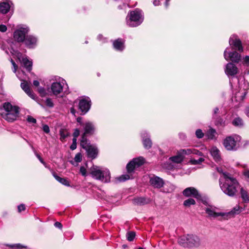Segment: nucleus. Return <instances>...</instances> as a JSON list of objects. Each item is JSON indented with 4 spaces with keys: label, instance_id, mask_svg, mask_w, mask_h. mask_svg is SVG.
I'll use <instances>...</instances> for the list:
<instances>
[{
    "label": "nucleus",
    "instance_id": "69168bd1",
    "mask_svg": "<svg viewBox=\"0 0 249 249\" xmlns=\"http://www.w3.org/2000/svg\"><path fill=\"white\" fill-rule=\"evenodd\" d=\"M71 112L73 114V115H75V112H76V111L74 109V108L72 107L71 108Z\"/></svg>",
    "mask_w": 249,
    "mask_h": 249
},
{
    "label": "nucleus",
    "instance_id": "a18cd8bd",
    "mask_svg": "<svg viewBox=\"0 0 249 249\" xmlns=\"http://www.w3.org/2000/svg\"><path fill=\"white\" fill-rule=\"evenodd\" d=\"M27 121L29 123H33V124H36V120L35 118H34L33 117H32L31 116H29V115L27 116Z\"/></svg>",
    "mask_w": 249,
    "mask_h": 249
},
{
    "label": "nucleus",
    "instance_id": "49530a36",
    "mask_svg": "<svg viewBox=\"0 0 249 249\" xmlns=\"http://www.w3.org/2000/svg\"><path fill=\"white\" fill-rule=\"evenodd\" d=\"M76 141L77 139L75 138H73L72 139V143L71 146V149L72 150L75 149L76 148Z\"/></svg>",
    "mask_w": 249,
    "mask_h": 249
},
{
    "label": "nucleus",
    "instance_id": "72a5a7b5",
    "mask_svg": "<svg viewBox=\"0 0 249 249\" xmlns=\"http://www.w3.org/2000/svg\"><path fill=\"white\" fill-rule=\"evenodd\" d=\"M196 204L195 200L193 198H189L185 200L183 202V205L186 207H189L191 205H194Z\"/></svg>",
    "mask_w": 249,
    "mask_h": 249
},
{
    "label": "nucleus",
    "instance_id": "052dcab7",
    "mask_svg": "<svg viewBox=\"0 0 249 249\" xmlns=\"http://www.w3.org/2000/svg\"><path fill=\"white\" fill-rule=\"evenodd\" d=\"M153 4L155 6H158L160 5V0H155L153 1Z\"/></svg>",
    "mask_w": 249,
    "mask_h": 249
},
{
    "label": "nucleus",
    "instance_id": "a211bd4d",
    "mask_svg": "<svg viewBox=\"0 0 249 249\" xmlns=\"http://www.w3.org/2000/svg\"><path fill=\"white\" fill-rule=\"evenodd\" d=\"M84 132L82 135V138H86L87 135H91L95 131V126L94 124L90 122H86L83 124Z\"/></svg>",
    "mask_w": 249,
    "mask_h": 249
},
{
    "label": "nucleus",
    "instance_id": "473e14b6",
    "mask_svg": "<svg viewBox=\"0 0 249 249\" xmlns=\"http://www.w3.org/2000/svg\"><path fill=\"white\" fill-rule=\"evenodd\" d=\"M82 154L80 153H77L74 158V160L70 161V162L74 166H77V163L80 162L82 160Z\"/></svg>",
    "mask_w": 249,
    "mask_h": 249
},
{
    "label": "nucleus",
    "instance_id": "9b49d317",
    "mask_svg": "<svg viewBox=\"0 0 249 249\" xmlns=\"http://www.w3.org/2000/svg\"><path fill=\"white\" fill-rule=\"evenodd\" d=\"M28 27L24 26L21 27L15 31L14 33V37L18 42H20L25 41V36L29 32Z\"/></svg>",
    "mask_w": 249,
    "mask_h": 249
},
{
    "label": "nucleus",
    "instance_id": "f3484780",
    "mask_svg": "<svg viewBox=\"0 0 249 249\" xmlns=\"http://www.w3.org/2000/svg\"><path fill=\"white\" fill-rule=\"evenodd\" d=\"M149 183L155 188L160 189L163 186L164 182L162 178L153 175L150 177Z\"/></svg>",
    "mask_w": 249,
    "mask_h": 249
},
{
    "label": "nucleus",
    "instance_id": "7ed1b4c3",
    "mask_svg": "<svg viewBox=\"0 0 249 249\" xmlns=\"http://www.w3.org/2000/svg\"><path fill=\"white\" fill-rule=\"evenodd\" d=\"M144 17L142 11L136 9L130 11L126 17V24L131 27L140 25L143 21Z\"/></svg>",
    "mask_w": 249,
    "mask_h": 249
},
{
    "label": "nucleus",
    "instance_id": "5fc2aeb1",
    "mask_svg": "<svg viewBox=\"0 0 249 249\" xmlns=\"http://www.w3.org/2000/svg\"><path fill=\"white\" fill-rule=\"evenodd\" d=\"M244 176L249 180V170H247L243 172Z\"/></svg>",
    "mask_w": 249,
    "mask_h": 249
},
{
    "label": "nucleus",
    "instance_id": "864d4df0",
    "mask_svg": "<svg viewBox=\"0 0 249 249\" xmlns=\"http://www.w3.org/2000/svg\"><path fill=\"white\" fill-rule=\"evenodd\" d=\"M7 30V27L3 24L0 25V31L1 32H5Z\"/></svg>",
    "mask_w": 249,
    "mask_h": 249
},
{
    "label": "nucleus",
    "instance_id": "de8ad7c7",
    "mask_svg": "<svg viewBox=\"0 0 249 249\" xmlns=\"http://www.w3.org/2000/svg\"><path fill=\"white\" fill-rule=\"evenodd\" d=\"M38 91L41 96H44L46 94V91L44 88L39 87L38 89Z\"/></svg>",
    "mask_w": 249,
    "mask_h": 249
},
{
    "label": "nucleus",
    "instance_id": "f704fd0d",
    "mask_svg": "<svg viewBox=\"0 0 249 249\" xmlns=\"http://www.w3.org/2000/svg\"><path fill=\"white\" fill-rule=\"evenodd\" d=\"M68 134L69 133L66 130L61 129L60 130V140L63 141L68 136Z\"/></svg>",
    "mask_w": 249,
    "mask_h": 249
},
{
    "label": "nucleus",
    "instance_id": "bb28decb",
    "mask_svg": "<svg viewBox=\"0 0 249 249\" xmlns=\"http://www.w3.org/2000/svg\"><path fill=\"white\" fill-rule=\"evenodd\" d=\"M114 48L120 51H122L124 50V41L122 39H118L115 40L113 43Z\"/></svg>",
    "mask_w": 249,
    "mask_h": 249
},
{
    "label": "nucleus",
    "instance_id": "aec40b11",
    "mask_svg": "<svg viewBox=\"0 0 249 249\" xmlns=\"http://www.w3.org/2000/svg\"><path fill=\"white\" fill-rule=\"evenodd\" d=\"M226 74L228 76H233L238 72V69L232 63H228L225 70Z\"/></svg>",
    "mask_w": 249,
    "mask_h": 249
},
{
    "label": "nucleus",
    "instance_id": "58836bf2",
    "mask_svg": "<svg viewBox=\"0 0 249 249\" xmlns=\"http://www.w3.org/2000/svg\"><path fill=\"white\" fill-rule=\"evenodd\" d=\"M204 160L203 158H200L198 160H191L190 162L194 165L199 164Z\"/></svg>",
    "mask_w": 249,
    "mask_h": 249
},
{
    "label": "nucleus",
    "instance_id": "423d86ee",
    "mask_svg": "<svg viewBox=\"0 0 249 249\" xmlns=\"http://www.w3.org/2000/svg\"><path fill=\"white\" fill-rule=\"evenodd\" d=\"M68 88V85L65 80L59 78L58 81L53 82L51 87V89L53 94L57 95L62 93L64 90Z\"/></svg>",
    "mask_w": 249,
    "mask_h": 249
},
{
    "label": "nucleus",
    "instance_id": "79ce46f5",
    "mask_svg": "<svg viewBox=\"0 0 249 249\" xmlns=\"http://www.w3.org/2000/svg\"><path fill=\"white\" fill-rule=\"evenodd\" d=\"M130 177L128 175H123L119 177L118 178V179L119 181H125L128 179H129Z\"/></svg>",
    "mask_w": 249,
    "mask_h": 249
},
{
    "label": "nucleus",
    "instance_id": "3c124183",
    "mask_svg": "<svg viewBox=\"0 0 249 249\" xmlns=\"http://www.w3.org/2000/svg\"><path fill=\"white\" fill-rule=\"evenodd\" d=\"M18 212H21L25 210V206L24 204H20L18 206Z\"/></svg>",
    "mask_w": 249,
    "mask_h": 249
},
{
    "label": "nucleus",
    "instance_id": "412c9836",
    "mask_svg": "<svg viewBox=\"0 0 249 249\" xmlns=\"http://www.w3.org/2000/svg\"><path fill=\"white\" fill-rule=\"evenodd\" d=\"M24 41L27 47L29 48H33L36 45L37 39L35 36L29 35L26 36Z\"/></svg>",
    "mask_w": 249,
    "mask_h": 249
},
{
    "label": "nucleus",
    "instance_id": "338daca9",
    "mask_svg": "<svg viewBox=\"0 0 249 249\" xmlns=\"http://www.w3.org/2000/svg\"><path fill=\"white\" fill-rule=\"evenodd\" d=\"M82 118L81 117H78L77 118V122L78 123H79L80 124H82Z\"/></svg>",
    "mask_w": 249,
    "mask_h": 249
},
{
    "label": "nucleus",
    "instance_id": "c85d7f7f",
    "mask_svg": "<svg viewBox=\"0 0 249 249\" xmlns=\"http://www.w3.org/2000/svg\"><path fill=\"white\" fill-rule=\"evenodd\" d=\"M169 160L173 162L180 163L183 160L184 157L180 154L179 152L178 151L177 155L170 157Z\"/></svg>",
    "mask_w": 249,
    "mask_h": 249
},
{
    "label": "nucleus",
    "instance_id": "2f4dec72",
    "mask_svg": "<svg viewBox=\"0 0 249 249\" xmlns=\"http://www.w3.org/2000/svg\"><path fill=\"white\" fill-rule=\"evenodd\" d=\"M216 130L214 129L210 128L206 133V136L210 140H215L216 139Z\"/></svg>",
    "mask_w": 249,
    "mask_h": 249
},
{
    "label": "nucleus",
    "instance_id": "c03bdc74",
    "mask_svg": "<svg viewBox=\"0 0 249 249\" xmlns=\"http://www.w3.org/2000/svg\"><path fill=\"white\" fill-rule=\"evenodd\" d=\"M135 202L138 204H143L145 201V199L142 197L136 198L134 200Z\"/></svg>",
    "mask_w": 249,
    "mask_h": 249
},
{
    "label": "nucleus",
    "instance_id": "393cba45",
    "mask_svg": "<svg viewBox=\"0 0 249 249\" xmlns=\"http://www.w3.org/2000/svg\"><path fill=\"white\" fill-rule=\"evenodd\" d=\"M210 153L214 160L218 162L221 160L220 152L216 146H213L210 150Z\"/></svg>",
    "mask_w": 249,
    "mask_h": 249
},
{
    "label": "nucleus",
    "instance_id": "2eb2a0df",
    "mask_svg": "<svg viewBox=\"0 0 249 249\" xmlns=\"http://www.w3.org/2000/svg\"><path fill=\"white\" fill-rule=\"evenodd\" d=\"M206 213L211 218H216L220 217V219H225V214L224 212H218L216 209L212 207L207 208L205 210Z\"/></svg>",
    "mask_w": 249,
    "mask_h": 249
},
{
    "label": "nucleus",
    "instance_id": "4be33fe9",
    "mask_svg": "<svg viewBox=\"0 0 249 249\" xmlns=\"http://www.w3.org/2000/svg\"><path fill=\"white\" fill-rule=\"evenodd\" d=\"M243 211V208L239 205H236L230 212L224 213L225 214V219H228L236 214H239Z\"/></svg>",
    "mask_w": 249,
    "mask_h": 249
},
{
    "label": "nucleus",
    "instance_id": "13d9d810",
    "mask_svg": "<svg viewBox=\"0 0 249 249\" xmlns=\"http://www.w3.org/2000/svg\"><path fill=\"white\" fill-rule=\"evenodd\" d=\"M54 226L57 227V228H61L62 227V224L60 223V222H56L54 223Z\"/></svg>",
    "mask_w": 249,
    "mask_h": 249
},
{
    "label": "nucleus",
    "instance_id": "8fccbe9b",
    "mask_svg": "<svg viewBox=\"0 0 249 249\" xmlns=\"http://www.w3.org/2000/svg\"><path fill=\"white\" fill-rule=\"evenodd\" d=\"M80 134V131L78 128H76L74 129V132L73 133V138H75L76 139L77 137Z\"/></svg>",
    "mask_w": 249,
    "mask_h": 249
},
{
    "label": "nucleus",
    "instance_id": "ddd939ff",
    "mask_svg": "<svg viewBox=\"0 0 249 249\" xmlns=\"http://www.w3.org/2000/svg\"><path fill=\"white\" fill-rule=\"evenodd\" d=\"M229 44L235 51H238L239 52L243 51V47L241 41L236 36L233 35L230 37Z\"/></svg>",
    "mask_w": 249,
    "mask_h": 249
},
{
    "label": "nucleus",
    "instance_id": "f257e3e1",
    "mask_svg": "<svg viewBox=\"0 0 249 249\" xmlns=\"http://www.w3.org/2000/svg\"><path fill=\"white\" fill-rule=\"evenodd\" d=\"M219 186L223 192L230 196H234L240 185L237 179L229 173H223L219 179Z\"/></svg>",
    "mask_w": 249,
    "mask_h": 249
},
{
    "label": "nucleus",
    "instance_id": "f8f14e48",
    "mask_svg": "<svg viewBox=\"0 0 249 249\" xmlns=\"http://www.w3.org/2000/svg\"><path fill=\"white\" fill-rule=\"evenodd\" d=\"M15 54L23 67L28 71L32 70V62L29 60L27 57L23 56L22 54L19 52H16Z\"/></svg>",
    "mask_w": 249,
    "mask_h": 249
},
{
    "label": "nucleus",
    "instance_id": "39448f33",
    "mask_svg": "<svg viewBox=\"0 0 249 249\" xmlns=\"http://www.w3.org/2000/svg\"><path fill=\"white\" fill-rule=\"evenodd\" d=\"M241 137L237 135L226 137L223 141L224 148L228 151H235L239 147Z\"/></svg>",
    "mask_w": 249,
    "mask_h": 249
},
{
    "label": "nucleus",
    "instance_id": "b1692460",
    "mask_svg": "<svg viewBox=\"0 0 249 249\" xmlns=\"http://www.w3.org/2000/svg\"><path fill=\"white\" fill-rule=\"evenodd\" d=\"M12 4V3L10 1L4 0L0 3V12L3 14L7 13Z\"/></svg>",
    "mask_w": 249,
    "mask_h": 249
},
{
    "label": "nucleus",
    "instance_id": "37998d69",
    "mask_svg": "<svg viewBox=\"0 0 249 249\" xmlns=\"http://www.w3.org/2000/svg\"><path fill=\"white\" fill-rule=\"evenodd\" d=\"M45 103L46 105L50 107H53V103L52 99L50 98H47L45 101Z\"/></svg>",
    "mask_w": 249,
    "mask_h": 249
},
{
    "label": "nucleus",
    "instance_id": "dca6fc26",
    "mask_svg": "<svg viewBox=\"0 0 249 249\" xmlns=\"http://www.w3.org/2000/svg\"><path fill=\"white\" fill-rule=\"evenodd\" d=\"M183 196L186 197L193 196L197 199L201 198V195L198 191L194 187H188L186 188L182 192Z\"/></svg>",
    "mask_w": 249,
    "mask_h": 249
},
{
    "label": "nucleus",
    "instance_id": "c756f323",
    "mask_svg": "<svg viewBox=\"0 0 249 249\" xmlns=\"http://www.w3.org/2000/svg\"><path fill=\"white\" fill-rule=\"evenodd\" d=\"M53 175L55 179L62 184L66 186H70V182L67 179L58 176L54 172H53Z\"/></svg>",
    "mask_w": 249,
    "mask_h": 249
},
{
    "label": "nucleus",
    "instance_id": "9d476101",
    "mask_svg": "<svg viewBox=\"0 0 249 249\" xmlns=\"http://www.w3.org/2000/svg\"><path fill=\"white\" fill-rule=\"evenodd\" d=\"M229 49L227 48L224 52V58L227 60H231L232 62L238 63L241 60V55L236 51L232 52L228 51Z\"/></svg>",
    "mask_w": 249,
    "mask_h": 249
},
{
    "label": "nucleus",
    "instance_id": "1a4fd4ad",
    "mask_svg": "<svg viewBox=\"0 0 249 249\" xmlns=\"http://www.w3.org/2000/svg\"><path fill=\"white\" fill-rule=\"evenodd\" d=\"M145 160L142 157L133 159L127 164L126 168L128 173H131L133 172L136 168L142 165L145 163Z\"/></svg>",
    "mask_w": 249,
    "mask_h": 249
},
{
    "label": "nucleus",
    "instance_id": "680f3d73",
    "mask_svg": "<svg viewBox=\"0 0 249 249\" xmlns=\"http://www.w3.org/2000/svg\"><path fill=\"white\" fill-rule=\"evenodd\" d=\"M245 113L247 116L249 117V107H247L245 110Z\"/></svg>",
    "mask_w": 249,
    "mask_h": 249
},
{
    "label": "nucleus",
    "instance_id": "4d7b16f0",
    "mask_svg": "<svg viewBox=\"0 0 249 249\" xmlns=\"http://www.w3.org/2000/svg\"><path fill=\"white\" fill-rule=\"evenodd\" d=\"M243 62L245 63H249V56H246L243 58Z\"/></svg>",
    "mask_w": 249,
    "mask_h": 249
},
{
    "label": "nucleus",
    "instance_id": "f03ea898",
    "mask_svg": "<svg viewBox=\"0 0 249 249\" xmlns=\"http://www.w3.org/2000/svg\"><path fill=\"white\" fill-rule=\"evenodd\" d=\"M19 113V108L17 106H13L9 102L3 104L0 112L1 116L9 122H13L16 120Z\"/></svg>",
    "mask_w": 249,
    "mask_h": 249
},
{
    "label": "nucleus",
    "instance_id": "cd10ccee",
    "mask_svg": "<svg viewBox=\"0 0 249 249\" xmlns=\"http://www.w3.org/2000/svg\"><path fill=\"white\" fill-rule=\"evenodd\" d=\"M247 93V90L240 89L238 92L235 94V99L236 100L239 102L243 101Z\"/></svg>",
    "mask_w": 249,
    "mask_h": 249
},
{
    "label": "nucleus",
    "instance_id": "a878e982",
    "mask_svg": "<svg viewBox=\"0 0 249 249\" xmlns=\"http://www.w3.org/2000/svg\"><path fill=\"white\" fill-rule=\"evenodd\" d=\"M142 135L144 147L146 149H149L152 146V142L150 139L148 137V134L146 132H144Z\"/></svg>",
    "mask_w": 249,
    "mask_h": 249
},
{
    "label": "nucleus",
    "instance_id": "09e8293b",
    "mask_svg": "<svg viewBox=\"0 0 249 249\" xmlns=\"http://www.w3.org/2000/svg\"><path fill=\"white\" fill-rule=\"evenodd\" d=\"M11 62L13 67V71L14 73H16L17 71V70L18 69V66L17 65L16 63L14 62V61L12 59H11Z\"/></svg>",
    "mask_w": 249,
    "mask_h": 249
},
{
    "label": "nucleus",
    "instance_id": "a19ab883",
    "mask_svg": "<svg viewBox=\"0 0 249 249\" xmlns=\"http://www.w3.org/2000/svg\"><path fill=\"white\" fill-rule=\"evenodd\" d=\"M80 173L84 177L87 176V169L84 166H81L80 168Z\"/></svg>",
    "mask_w": 249,
    "mask_h": 249
},
{
    "label": "nucleus",
    "instance_id": "5701e85b",
    "mask_svg": "<svg viewBox=\"0 0 249 249\" xmlns=\"http://www.w3.org/2000/svg\"><path fill=\"white\" fill-rule=\"evenodd\" d=\"M179 152L180 154L183 156L184 157L185 155H189L191 154L197 155L198 156H202V154L201 152L198 150L194 148H187V149H182L178 151Z\"/></svg>",
    "mask_w": 249,
    "mask_h": 249
},
{
    "label": "nucleus",
    "instance_id": "bf43d9fd",
    "mask_svg": "<svg viewBox=\"0 0 249 249\" xmlns=\"http://www.w3.org/2000/svg\"><path fill=\"white\" fill-rule=\"evenodd\" d=\"M33 85L35 87H38L39 85V82L37 80H34L33 81Z\"/></svg>",
    "mask_w": 249,
    "mask_h": 249
},
{
    "label": "nucleus",
    "instance_id": "6ab92c4d",
    "mask_svg": "<svg viewBox=\"0 0 249 249\" xmlns=\"http://www.w3.org/2000/svg\"><path fill=\"white\" fill-rule=\"evenodd\" d=\"M21 89L24 92L32 99L34 100L36 99V96L31 90L29 84L25 81H23L20 84Z\"/></svg>",
    "mask_w": 249,
    "mask_h": 249
},
{
    "label": "nucleus",
    "instance_id": "0eeeda50",
    "mask_svg": "<svg viewBox=\"0 0 249 249\" xmlns=\"http://www.w3.org/2000/svg\"><path fill=\"white\" fill-rule=\"evenodd\" d=\"M81 146L85 149L88 154V157L94 159L98 154V150L96 147L89 144L88 142L87 138H83L80 142Z\"/></svg>",
    "mask_w": 249,
    "mask_h": 249
},
{
    "label": "nucleus",
    "instance_id": "e433bc0d",
    "mask_svg": "<svg viewBox=\"0 0 249 249\" xmlns=\"http://www.w3.org/2000/svg\"><path fill=\"white\" fill-rule=\"evenodd\" d=\"M136 234L135 232L129 231L126 233V238L129 241H132L133 240L135 237Z\"/></svg>",
    "mask_w": 249,
    "mask_h": 249
},
{
    "label": "nucleus",
    "instance_id": "c9c22d12",
    "mask_svg": "<svg viewBox=\"0 0 249 249\" xmlns=\"http://www.w3.org/2000/svg\"><path fill=\"white\" fill-rule=\"evenodd\" d=\"M232 124L235 126H241L243 124V121L240 118L237 117L233 120Z\"/></svg>",
    "mask_w": 249,
    "mask_h": 249
},
{
    "label": "nucleus",
    "instance_id": "20e7f679",
    "mask_svg": "<svg viewBox=\"0 0 249 249\" xmlns=\"http://www.w3.org/2000/svg\"><path fill=\"white\" fill-rule=\"evenodd\" d=\"M90 174L93 178L103 182L107 183L110 180L109 171L107 169H103L99 166H92L90 169Z\"/></svg>",
    "mask_w": 249,
    "mask_h": 249
},
{
    "label": "nucleus",
    "instance_id": "e2e57ef3",
    "mask_svg": "<svg viewBox=\"0 0 249 249\" xmlns=\"http://www.w3.org/2000/svg\"><path fill=\"white\" fill-rule=\"evenodd\" d=\"M213 115L217 114L219 111V108L218 107H215L213 109Z\"/></svg>",
    "mask_w": 249,
    "mask_h": 249
},
{
    "label": "nucleus",
    "instance_id": "ea45409f",
    "mask_svg": "<svg viewBox=\"0 0 249 249\" xmlns=\"http://www.w3.org/2000/svg\"><path fill=\"white\" fill-rule=\"evenodd\" d=\"M196 135L197 138L201 139L203 137L204 135L201 129H198L196 131Z\"/></svg>",
    "mask_w": 249,
    "mask_h": 249
},
{
    "label": "nucleus",
    "instance_id": "603ef678",
    "mask_svg": "<svg viewBox=\"0 0 249 249\" xmlns=\"http://www.w3.org/2000/svg\"><path fill=\"white\" fill-rule=\"evenodd\" d=\"M43 130L46 133H48L50 132L49 127L46 124H45L43 126Z\"/></svg>",
    "mask_w": 249,
    "mask_h": 249
},
{
    "label": "nucleus",
    "instance_id": "6e6d98bb",
    "mask_svg": "<svg viewBox=\"0 0 249 249\" xmlns=\"http://www.w3.org/2000/svg\"><path fill=\"white\" fill-rule=\"evenodd\" d=\"M36 157L37 158V159L39 160V161L42 163L44 165H45L46 163L45 162L43 161V160H42V159L41 158V157L38 154H36Z\"/></svg>",
    "mask_w": 249,
    "mask_h": 249
},
{
    "label": "nucleus",
    "instance_id": "4c0bfd02",
    "mask_svg": "<svg viewBox=\"0 0 249 249\" xmlns=\"http://www.w3.org/2000/svg\"><path fill=\"white\" fill-rule=\"evenodd\" d=\"M11 249H22L26 248L25 246L20 244H15L12 245H8Z\"/></svg>",
    "mask_w": 249,
    "mask_h": 249
},
{
    "label": "nucleus",
    "instance_id": "774afa93",
    "mask_svg": "<svg viewBox=\"0 0 249 249\" xmlns=\"http://www.w3.org/2000/svg\"><path fill=\"white\" fill-rule=\"evenodd\" d=\"M170 0H166V1H165V7L167 8L168 6V1H169Z\"/></svg>",
    "mask_w": 249,
    "mask_h": 249
},
{
    "label": "nucleus",
    "instance_id": "7c9ffc66",
    "mask_svg": "<svg viewBox=\"0 0 249 249\" xmlns=\"http://www.w3.org/2000/svg\"><path fill=\"white\" fill-rule=\"evenodd\" d=\"M240 195L244 202L248 203L249 202V194L247 191L243 187L240 189Z\"/></svg>",
    "mask_w": 249,
    "mask_h": 249
},
{
    "label": "nucleus",
    "instance_id": "6e6552de",
    "mask_svg": "<svg viewBox=\"0 0 249 249\" xmlns=\"http://www.w3.org/2000/svg\"><path fill=\"white\" fill-rule=\"evenodd\" d=\"M182 240L185 241L187 244L191 247H198L201 245L200 238L196 235L188 234L186 236L180 239L178 241L180 244L184 243L181 241Z\"/></svg>",
    "mask_w": 249,
    "mask_h": 249
},
{
    "label": "nucleus",
    "instance_id": "0e129e2a",
    "mask_svg": "<svg viewBox=\"0 0 249 249\" xmlns=\"http://www.w3.org/2000/svg\"><path fill=\"white\" fill-rule=\"evenodd\" d=\"M217 171H218V172L222 174V176L221 177H223V173H226V172H223L222 171V170L220 168H217Z\"/></svg>",
    "mask_w": 249,
    "mask_h": 249
},
{
    "label": "nucleus",
    "instance_id": "4468645a",
    "mask_svg": "<svg viewBox=\"0 0 249 249\" xmlns=\"http://www.w3.org/2000/svg\"><path fill=\"white\" fill-rule=\"evenodd\" d=\"M90 100L88 97L81 99L79 103V109L84 114L87 113L90 107Z\"/></svg>",
    "mask_w": 249,
    "mask_h": 249
}]
</instances>
